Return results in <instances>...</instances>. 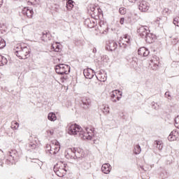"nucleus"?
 Segmentation results:
<instances>
[{"instance_id":"nucleus-13","label":"nucleus","mask_w":179,"mask_h":179,"mask_svg":"<svg viewBox=\"0 0 179 179\" xmlns=\"http://www.w3.org/2000/svg\"><path fill=\"white\" fill-rule=\"evenodd\" d=\"M61 149V145H59V143L57 141V143L55 144V146L52 147V148H50V150L49 151L48 155H50V156L57 155Z\"/></svg>"},{"instance_id":"nucleus-4","label":"nucleus","mask_w":179,"mask_h":179,"mask_svg":"<svg viewBox=\"0 0 179 179\" xmlns=\"http://www.w3.org/2000/svg\"><path fill=\"white\" fill-rule=\"evenodd\" d=\"M58 75H68L71 72V67L66 64H58L55 67Z\"/></svg>"},{"instance_id":"nucleus-21","label":"nucleus","mask_w":179,"mask_h":179,"mask_svg":"<svg viewBox=\"0 0 179 179\" xmlns=\"http://www.w3.org/2000/svg\"><path fill=\"white\" fill-rule=\"evenodd\" d=\"M177 135H178V133H177L176 131H172L168 136V141H169V142H173L176 141L177 139Z\"/></svg>"},{"instance_id":"nucleus-3","label":"nucleus","mask_w":179,"mask_h":179,"mask_svg":"<svg viewBox=\"0 0 179 179\" xmlns=\"http://www.w3.org/2000/svg\"><path fill=\"white\" fill-rule=\"evenodd\" d=\"M19 160V152L16 150H11L7 153V158L5 162L6 164H10L13 162H17Z\"/></svg>"},{"instance_id":"nucleus-38","label":"nucleus","mask_w":179,"mask_h":179,"mask_svg":"<svg viewBox=\"0 0 179 179\" xmlns=\"http://www.w3.org/2000/svg\"><path fill=\"white\" fill-rule=\"evenodd\" d=\"M52 47L55 52H59V50H61V48H59V45L55 44L54 45H52Z\"/></svg>"},{"instance_id":"nucleus-48","label":"nucleus","mask_w":179,"mask_h":179,"mask_svg":"<svg viewBox=\"0 0 179 179\" xmlns=\"http://www.w3.org/2000/svg\"><path fill=\"white\" fill-rule=\"evenodd\" d=\"M136 1H138V0H129V1L131 2V3H135V2H136Z\"/></svg>"},{"instance_id":"nucleus-62","label":"nucleus","mask_w":179,"mask_h":179,"mask_svg":"<svg viewBox=\"0 0 179 179\" xmlns=\"http://www.w3.org/2000/svg\"><path fill=\"white\" fill-rule=\"evenodd\" d=\"M65 166H66V164Z\"/></svg>"},{"instance_id":"nucleus-51","label":"nucleus","mask_w":179,"mask_h":179,"mask_svg":"<svg viewBox=\"0 0 179 179\" xmlns=\"http://www.w3.org/2000/svg\"><path fill=\"white\" fill-rule=\"evenodd\" d=\"M2 3H3V0H0V8H1V6H2Z\"/></svg>"},{"instance_id":"nucleus-14","label":"nucleus","mask_w":179,"mask_h":179,"mask_svg":"<svg viewBox=\"0 0 179 179\" xmlns=\"http://www.w3.org/2000/svg\"><path fill=\"white\" fill-rule=\"evenodd\" d=\"M83 74L86 79H92L94 76V71L92 69H85L83 71Z\"/></svg>"},{"instance_id":"nucleus-46","label":"nucleus","mask_w":179,"mask_h":179,"mask_svg":"<svg viewBox=\"0 0 179 179\" xmlns=\"http://www.w3.org/2000/svg\"><path fill=\"white\" fill-rule=\"evenodd\" d=\"M124 21H125V19L124 17L120 18V24H124Z\"/></svg>"},{"instance_id":"nucleus-61","label":"nucleus","mask_w":179,"mask_h":179,"mask_svg":"<svg viewBox=\"0 0 179 179\" xmlns=\"http://www.w3.org/2000/svg\"><path fill=\"white\" fill-rule=\"evenodd\" d=\"M120 47H122V45H121V43H120Z\"/></svg>"},{"instance_id":"nucleus-60","label":"nucleus","mask_w":179,"mask_h":179,"mask_svg":"<svg viewBox=\"0 0 179 179\" xmlns=\"http://www.w3.org/2000/svg\"><path fill=\"white\" fill-rule=\"evenodd\" d=\"M35 2H37V0H34Z\"/></svg>"},{"instance_id":"nucleus-55","label":"nucleus","mask_w":179,"mask_h":179,"mask_svg":"<svg viewBox=\"0 0 179 179\" xmlns=\"http://www.w3.org/2000/svg\"><path fill=\"white\" fill-rule=\"evenodd\" d=\"M141 169L142 170H144V171H146V170H145V169L143 168V166H141Z\"/></svg>"},{"instance_id":"nucleus-26","label":"nucleus","mask_w":179,"mask_h":179,"mask_svg":"<svg viewBox=\"0 0 179 179\" xmlns=\"http://www.w3.org/2000/svg\"><path fill=\"white\" fill-rule=\"evenodd\" d=\"M154 146L157 148V150H163V141H155L154 143Z\"/></svg>"},{"instance_id":"nucleus-45","label":"nucleus","mask_w":179,"mask_h":179,"mask_svg":"<svg viewBox=\"0 0 179 179\" xmlns=\"http://www.w3.org/2000/svg\"><path fill=\"white\" fill-rule=\"evenodd\" d=\"M152 107L155 108V110H159V107H160V105H159L157 103H152Z\"/></svg>"},{"instance_id":"nucleus-22","label":"nucleus","mask_w":179,"mask_h":179,"mask_svg":"<svg viewBox=\"0 0 179 179\" xmlns=\"http://www.w3.org/2000/svg\"><path fill=\"white\" fill-rule=\"evenodd\" d=\"M99 25L101 30H103V31H107V30H108V24H107V22L104 20H100L99 22Z\"/></svg>"},{"instance_id":"nucleus-20","label":"nucleus","mask_w":179,"mask_h":179,"mask_svg":"<svg viewBox=\"0 0 179 179\" xmlns=\"http://www.w3.org/2000/svg\"><path fill=\"white\" fill-rule=\"evenodd\" d=\"M96 78L99 82H106V80H107V74L104 72L99 71L97 76H96Z\"/></svg>"},{"instance_id":"nucleus-16","label":"nucleus","mask_w":179,"mask_h":179,"mask_svg":"<svg viewBox=\"0 0 179 179\" xmlns=\"http://www.w3.org/2000/svg\"><path fill=\"white\" fill-rule=\"evenodd\" d=\"M150 53V52L149 51V49L145 47H141L138 50V55H141V57H148Z\"/></svg>"},{"instance_id":"nucleus-18","label":"nucleus","mask_w":179,"mask_h":179,"mask_svg":"<svg viewBox=\"0 0 179 179\" xmlns=\"http://www.w3.org/2000/svg\"><path fill=\"white\" fill-rule=\"evenodd\" d=\"M92 17L99 16V6L92 5L90 7Z\"/></svg>"},{"instance_id":"nucleus-39","label":"nucleus","mask_w":179,"mask_h":179,"mask_svg":"<svg viewBox=\"0 0 179 179\" xmlns=\"http://www.w3.org/2000/svg\"><path fill=\"white\" fill-rule=\"evenodd\" d=\"M173 23L175 26L179 27V17H176L173 19Z\"/></svg>"},{"instance_id":"nucleus-44","label":"nucleus","mask_w":179,"mask_h":179,"mask_svg":"<svg viewBox=\"0 0 179 179\" xmlns=\"http://www.w3.org/2000/svg\"><path fill=\"white\" fill-rule=\"evenodd\" d=\"M165 97H166V99H168L169 100H171V95L170 94V92H166L165 93Z\"/></svg>"},{"instance_id":"nucleus-43","label":"nucleus","mask_w":179,"mask_h":179,"mask_svg":"<svg viewBox=\"0 0 179 179\" xmlns=\"http://www.w3.org/2000/svg\"><path fill=\"white\" fill-rule=\"evenodd\" d=\"M100 16H103V10L99 6L97 17H100Z\"/></svg>"},{"instance_id":"nucleus-31","label":"nucleus","mask_w":179,"mask_h":179,"mask_svg":"<svg viewBox=\"0 0 179 179\" xmlns=\"http://www.w3.org/2000/svg\"><path fill=\"white\" fill-rule=\"evenodd\" d=\"M6 46V42L3 38L0 37V50H2V48H5Z\"/></svg>"},{"instance_id":"nucleus-53","label":"nucleus","mask_w":179,"mask_h":179,"mask_svg":"<svg viewBox=\"0 0 179 179\" xmlns=\"http://www.w3.org/2000/svg\"><path fill=\"white\" fill-rule=\"evenodd\" d=\"M0 66H1V55H0Z\"/></svg>"},{"instance_id":"nucleus-17","label":"nucleus","mask_w":179,"mask_h":179,"mask_svg":"<svg viewBox=\"0 0 179 179\" xmlns=\"http://www.w3.org/2000/svg\"><path fill=\"white\" fill-rule=\"evenodd\" d=\"M26 149L29 152H33L34 150L37 149V143L36 141H31L29 143L27 144Z\"/></svg>"},{"instance_id":"nucleus-34","label":"nucleus","mask_w":179,"mask_h":179,"mask_svg":"<svg viewBox=\"0 0 179 179\" xmlns=\"http://www.w3.org/2000/svg\"><path fill=\"white\" fill-rule=\"evenodd\" d=\"M12 129H17L19 128V123L16 121H13L11 122Z\"/></svg>"},{"instance_id":"nucleus-57","label":"nucleus","mask_w":179,"mask_h":179,"mask_svg":"<svg viewBox=\"0 0 179 179\" xmlns=\"http://www.w3.org/2000/svg\"><path fill=\"white\" fill-rule=\"evenodd\" d=\"M3 162H1V164H0V166H3Z\"/></svg>"},{"instance_id":"nucleus-10","label":"nucleus","mask_w":179,"mask_h":179,"mask_svg":"<svg viewBox=\"0 0 179 179\" xmlns=\"http://www.w3.org/2000/svg\"><path fill=\"white\" fill-rule=\"evenodd\" d=\"M117 94H119L120 96H122V92L118 90H115V91H113L112 93L110 94L111 101L113 103H117V101H120V100H121V96H117Z\"/></svg>"},{"instance_id":"nucleus-40","label":"nucleus","mask_w":179,"mask_h":179,"mask_svg":"<svg viewBox=\"0 0 179 179\" xmlns=\"http://www.w3.org/2000/svg\"><path fill=\"white\" fill-rule=\"evenodd\" d=\"M119 12L120 15H125V13H127V8L124 7L120 8Z\"/></svg>"},{"instance_id":"nucleus-28","label":"nucleus","mask_w":179,"mask_h":179,"mask_svg":"<svg viewBox=\"0 0 179 179\" xmlns=\"http://www.w3.org/2000/svg\"><path fill=\"white\" fill-rule=\"evenodd\" d=\"M49 121H57V115L54 112H50L48 115Z\"/></svg>"},{"instance_id":"nucleus-1","label":"nucleus","mask_w":179,"mask_h":179,"mask_svg":"<svg viewBox=\"0 0 179 179\" xmlns=\"http://www.w3.org/2000/svg\"><path fill=\"white\" fill-rule=\"evenodd\" d=\"M66 159H78L77 166H80L81 169H86L87 163L85 162L80 158V149L78 148H69L65 152Z\"/></svg>"},{"instance_id":"nucleus-12","label":"nucleus","mask_w":179,"mask_h":179,"mask_svg":"<svg viewBox=\"0 0 179 179\" xmlns=\"http://www.w3.org/2000/svg\"><path fill=\"white\" fill-rule=\"evenodd\" d=\"M117 47H118V45L117 44V42L114 41H109L106 43V50L108 51H115V50H117Z\"/></svg>"},{"instance_id":"nucleus-9","label":"nucleus","mask_w":179,"mask_h":179,"mask_svg":"<svg viewBox=\"0 0 179 179\" xmlns=\"http://www.w3.org/2000/svg\"><path fill=\"white\" fill-rule=\"evenodd\" d=\"M137 33L139 34L140 37L145 38L146 36L150 33V31H149V27L147 26H141L138 28Z\"/></svg>"},{"instance_id":"nucleus-11","label":"nucleus","mask_w":179,"mask_h":179,"mask_svg":"<svg viewBox=\"0 0 179 179\" xmlns=\"http://www.w3.org/2000/svg\"><path fill=\"white\" fill-rule=\"evenodd\" d=\"M22 13L24 15V16H27V17L29 19H31V17H33V15H34L33 8H29V7H24L22 10Z\"/></svg>"},{"instance_id":"nucleus-32","label":"nucleus","mask_w":179,"mask_h":179,"mask_svg":"<svg viewBox=\"0 0 179 179\" xmlns=\"http://www.w3.org/2000/svg\"><path fill=\"white\" fill-rule=\"evenodd\" d=\"M142 152V150L141 149V145H136L134 147V153L135 155H139Z\"/></svg>"},{"instance_id":"nucleus-58","label":"nucleus","mask_w":179,"mask_h":179,"mask_svg":"<svg viewBox=\"0 0 179 179\" xmlns=\"http://www.w3.org/2000/svg\"><path fill=\"white\" fill-rule=\"evenodd\" d=\"M93 52H96V48L93 50Z\"/></svg>"},{"instance_id":"nucleus-47","label":"nucleus","mask_w":179,"mask_h":179,"mask_svg":"<svg viewBox=\"0 0 179 179\" xmlns=\"http://www.w3.org/2000/svg\"><path fill=\"white\" fill-rule=\"evenodd\" d=\"M131 62H138V59L136 57L132 58Z\"/></svg>"},{"instance_id":"nucleus-15","label":"nucleus","mask_w":179,"mask_h":179,"mask_svg":"<svg viewBox=\"0 0 179 179\" xmlns=\"http://www.w3.org/2000/svg\"><path fill=\"white\" fill-rule=\"evenodd\" d=\"M144 39L148 44H152V43H155V40H156V35L149 32L148 34L144 38Z\"/></svg>"},{"instance_id":"nucleus-19","label":"nucleus","mask_w":179,"mask_h":179,"mask_svg":"<svg viewBox=\"0 0 179 179\" xmlns=\"http://www.w3.org/2000/svg\"><path fill=\"white\" fill-rule=\"evenodd\" d=\"M101 171L103 172L104 174H110V171H111V165L108 163L103 164L101 167Z\"/></svg>"},{"instance_id":"nucleus-8","label":"nucleus","mask_w":179,"mask_h":179,"mask_svg":"<svg viewBox=\"0 0 179 179\" xmlns=\"http://www.w3.org/2000/svg\"><path fill=\"white\" fill-rule=\"evenodd\" d=\"M137 5L140 12H148L150 9V4L145 0L139 1Z\"/></svg>"},{"instance_id":"nucleus-33","label":"nucleus","mask_w":179,"mask_h":179,"mask_svg":"<svg viewBox=\"0 0 179 179\" xmlns=\"http://www.w3.org/2000/svg\"><path fill=\"white\" fill-rule=\"evenodd\" d=\"M42 38H43V41H47V40H50V33L48 32H43Z\"/></svg>"},{"instance_id":"nucleus-50","label":"nucleus","mask_w":179,"mask_h":179,"mask_svg":"<svg viewBox=\"0 0 179 179\" xmlns=\"http://www.w3.org/2000/svg\"><path fill=\"white\" fill-rule=\"evenodd\" d=\"M154 66H155V68H157V66H159V63H155Z\"/></svg>"},{"instance_id":"nucleus-42","label":"nucleus","mask_w":179,"mask_h":179,"mask_svg":"<svg viewBox=\"0 0 179 179\" xmlns=\"http://www.w3.org/2000/svg\"><path fill=\"white\" fill-rule=\"evenodd\" d=\"M75 44L76 45H83V41H80V40H76L75 41Z\"/></svg>"},{"instance_id":"nucleus-24","label":"nucleus","mask_w":179,"mask_h":179,"mask_svg":"<svg viewBox=\"0 0 179 179\" xmlns=\"http://www.w3.org/2000/svg\"><path fill=\"white\" fill-rule=\"evenodd\" d=\"M57 143H58V141L57 140H55V141H52L51 144L46 145L45 152H46L47 155H48V153L50 152V150H51V149H52L53 146H55V144H57Z\"/></svg>"},{"instance_id":"nucleus-36","label":"nucleus","mask_w":179,"mask_h":179,"mask_svg":"<svg viewBox=\"0 0 179 179\" xmlns=\"http://www.w3.org/2000/svg\"><path fill=\"white\" fill-rule=\"evenodd\" d=\"M103 113L105 115L110 114V107L108 106H105L103 108Z\"/></svg>"},{"instance_id":"nucleus-7","label":"nucleus","mask_w":179,"mask_h":179,"mask_svg":"<svg viewBox=\"0 0 179 179\" xmlns=\"http://www.w3.org/2000/svg\"><path fill=\"white\" fill-rule=\"evenodd\" d=\"M90 131H89V129H86L85 131H82V130L80 131L79 135L80 137L82 139H87L88 141H92L93 138V130L90 129Z\"/></svg>"},{"instance_id":"nucleus-52","label":"nucleus","mask_w":179,"mask_h":179,"mask_svg":"<svg viewBox=\"0 0 179 179\" xmlns=\"http://www.w3.org/2000/svg\"><path fill=\"white\" fill-rule=\"evenodd\" d=\"M90 19H87V20H86V23H90Z\"/></svg>"},{"instance_id":"nucleus-6","label":"nucleus","mask_w":179,"mask_h":179,"mask_svg":"<svg viewBox=\"0 0 179 179\" xmlns=\"http://www.w3.org/2000/svg\"><path fill=\"white\" fill-rule=\"evenodd\" d=\"M65 164L64 166H59V164H57L54 166L53 170L58 177H64L66 174V169H65Z\"/></svg>"},{"instance_id":"nucleus-25","label":"nucleus","mask_w":179,"mask_h":179,"mask_svg":"<svg viewBox=\"0 0 179 179\" xmlns=\"http://www.w3.org/2000/svg\"><path fill=\"white\" fill-rule=\"evenodd\" d=\"M81 104H83V108H89V106H90V99L87 98H84L81 101Z\"/></svg>"},{"instance_id":"nucleus-27","label":"nucleus","mask_w":179,"mask_h":179,"mask_svg":"<svg viewBox=\"0 0 179 179\" xmlns=\"http://www.w3.org/2000/svg\"><path fill=\"white\" fill-rule=\"evenodd\" d=\"M122 40L124 43H127V44H131V38L129 34L124 35Z\"/></svg>"},{"instance_id":"nucleus-54","label":"nucleus","mask_w":179,"mask_h":179,"mask_svg":"<svg viewBox=\"0 0 179 179\" xmlns=\"http://www.w3.org/2000/svg\"><path fill=\"white\" fill-rule=\"evenodd\" d=\"M122 45H124V47L126 48L127 47V43H122Z\"/></svg>"},{"instance_id":"nucleus-49","label":"nucleus","mask_w":179,"mask_h":179,"mask_svg":"<svg viewBox=\"0 0 179 179\" xmlns=\"http://www.w3.org/2000/svg\"><path fill=\"white\" fill-rule=\"evenodd\" d=\"M178 64V62H173L172 63V66H174L177 65Z\"/></svg>"},{"instance_id":"nucleus-59","label":"nucleus","mask_w":179,"mask_h":179,"mask_svg":"<svg viewBox=\"0 0 179 179\" xmlns=\"http://www.w3.org/2000/svg\"><path fill=\"white\" fill-rule=\"evenodd\" d=\"M94 26V25H92V26H91V27H90V26H88V27H93Z\"/></svg>"},{"instance_id":"nucleus-35","label":"nucleus","mask_w":179,"mask_h":179,"mask_svg":"<svg viewBox=\"0 0 179 179\" xmlns=\"http://www.w3.org/2000/svg\"><path fill=\"white\" fill-rule=\"evenodd\" d=\"M31 163H35L36 164H37V166H38V167H40L41 169V166H43V162H41L40 160L37 159H33L31 161Z\"/></svg>"},{"instance_id":"nucleus-30","label":"nucleus","mask_w":179,"mask_h":179,"mask_svg":"<svg viewBox=\"0 0 179 179\" xmlns=\"http://www.w3.org/2000/svg\"><path fill=\"white\" fill-rule=\"evenodd\" d=\"M66 8L69 10H71L72 8H73V1L67 0Z\"/></svg>"},{"instance_id":"nucleus-56","label":"nucleus","mask_w":179,"mask_h":179,"mask_svg":"<svg viewBox=\"0 0 179 179\" xmlns=\"http://www.w3.org/2000/svg\"><path fill=\"white\" fill-rule=\"evenodd\" d=\"M50 135H52L54 134V131H50Z\"/></svg>"},{"instance_id":"nucleus-5","label":"nucleus","mask_w":179,"mask_h":179,"mask_svg":"<svg viewBox=\"0 0 179 179\" xmlns=\"http://www.w3.org/2000/svg\"><path fill=\"white\" fill-rule=\"evenodd\" d=\"M67 129L69 135H78L82 131V127L76 124L69 123Z\"/></svg>"},{"instance_id":"nucleus-37","label":"nucleus","mask_w":179,"mask_h":179,"mask_svg":"<svg viewBox=\"0 0 179 179\" xmlns=\"http://www.w3.org/2000/svg\"><path fill=\"white\" fill-rule=\"evenodd\" d=\"M1 66H3V65H6L8 64V59L6 57L1 55Z\"/></svg>"},{"instance_id":"nucleus-2","label":"nucleus","mask_w":179,"mask_h":179,"mask_svg":"<svg viewBox=\"0 0 179 179\" xmlns=\"http://www.w3.org/2000/svg\"><path fill=\"white\" fill-rule=\"evenodd\" d=\"M15 54L20 59H27L30 57V48L27 46L18 45L15 48Z\"/></svg>"},{"instance_id":"nucleus-23","label":"nucleus","mask_w":179,"mask_h":179,"mask_svg":"<svg viewBox=\"0 0 179 179\" xmlns=\"http://www.w3.org/2000/svg\"><path fill=\"white\" fill-rule=\"evenodd\" d=\"M179 42V34L176 33L175 34L172 35L171 37V43L173 45H176Z\"/></svg>"},{"instance_id":"nucleus-41","label":"nucleus","mask_w":179,"mask_h":179,"mask_svg":"<svg viewBox=\"0 0 179 179\" xmlns=\"http://www.w3.org/2000/svg\"><path fill=\"white\" fill-rule=\"evenodd\" d=\"M175 127L179 129V115L175 118Z\"/></svg>"},{"instance_id":"nucleus-29","label":"nucleus","mask_w":179,"mask_h":179,"mask_svg":"<svg viewBox=\"0 0 179 179\" xmlns=\"http://www.w3.org/2000/svg\"><path fill=\"white\" fill-rule=\"evenodd\" d=\"M8 31V27L5 24H0V33L1 34H5Z\"/></svg>"}]
</instances>
